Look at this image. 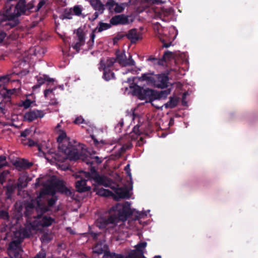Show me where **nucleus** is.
<instances>
[{
	"mask_svg": "<svg viewBox=\"0 0 258 258\" xmlns=\"http://www.w3.org/2000/svg\"><path fill=\"white\" fill-rule=\"evenodd\" d=\"M11 0H7L6 4V13L9 15V18L11 21H17L16 19L22 15H29L33 13V9H34L35 1L32 0L26 4V1H18L14 6L10 3Z\"/></svg>",
	"mask_w": 258,
	"mask_h": 258,
	"instance_id": "f257e3e1",
	"label": "nucleus"
},
{
	"mask_svg": "<svg viewBox=\"0 0 258 258\" xmlns=\"http://www.w3.org/2000/svg\"><path fill=\"white\" fill-rule=\"evenodd\" d=\"M84 145L81 144L79 149H76L75 147L71 146L61 147L62 150L68 154V159L71 161H76L81 159L83 162L89 165H93L96 163L99 164L102 162V160L98 156L92 157L86 154L83 151Z\"/></svg>",
	"mask_w": 258,
	"mask_h": 258,
	"instance_id": "f03ea898",
	"label": "nucleus"
},
{
	"mask_svg": "<svg viewBox=\"0 0 258 258\" xmlns=\"http://www.w3.org/2000/svg\"><path fill=\"white\" fill-rule=\"evenodd\" d=\"M92 252L93 258H96V256L101 254H103V258H124L122 254L110 252L104 240H99L94 244L92 247Z\"/></svg>",
	"mask_w": 258,
	"mask_h": 258,
	"instance_id": "7ed1b4c3",
	"label": "nucleus"
},
{
	"mask_svg": "<svg viewBox=\"0 0 258 258\" xmlns=\"http://www.w3.org/2000/svg\"><path fill=\"white\" fill-rule=\"evenodd\" d=\"M112 211L114 212L113 215H115L116 220L118 223L119 221H124L133 214V211L131 208V204L128 202H125L124 204H117L111 208Z\"/></svg>",
	"mask_w": 258,
	"mask_h": 258,
	"instance_id": "20e7f679",
	"label": "nucleus"
},
{
	"mask_svg": "<svg viewBox=\"0 0 258 258\" xmlns=\"http://www.w3.org/2000/svg\"><path fill=\"white\" fill-rule=\"evenodd\" d=\"M134 95L136 96L141 100H146V102L151 103L156 100L155 90L146 88L138 85H136L134 87L133 91Z\"/></svg>",
	"mask_w": 258,
	"mask_h": 258,
	"instance_id": "39448f33",
	"label": "nucleus"
},
{
	"mask_svg": "<svg viewBox=\"0 0 258 258\" xmlns=\"http://www.w3.org/2000/svg\"><path fill=\"white\" fill-rule=\"evenodd\" d=\"M40 202L39 201H37L34 203L32 202L29 203L25 207L24 214L25 217L27 219H40L43 215L42 210L40 209Z\"/></svg>",
	"mask_w": 258,
	"mask_h": 258,
	"instance_id": "423d86ee",
	"label": "nucleus"
},
{
	"mask_svg": "<svg viewBox=\"0 0 258 258\" xmlns=\"http://www.w3.org/2000/svg\"><path fill=\"white\" fill-rule=\"evenodd\" d=\"M57 133H58V136L57 138V142L59 143V150L63 153L68 158V154L63 151L61 147H62V146L67 147L71 146L75 147L76 149H79L81 144L78 143L75 141H73L74 144H73L72 142L70 141L69 138L67 137L66 132L62 130H59Z\"/></svg>",
	"mask_w": 258,
	"mask_h": 258,
	"instance_id": "0eeeda50",
	"label": "nucleus"
},
{
	"mask_svg": "<svg viewBox=\"0 0 258 258\" xmlns=\"http://www.w3.org/2000/svg\"><path fill=\"white\" fill-rule=\"evenodd\" d=\"M12 95L11 90L6 89L4 86L0 85V109L4 110L6 107H10L12 106Z\"/></svg>",
	"mask_w": 258,
	"mask_h": 258,
	"instance_id": "6e6552de",
	"label": "nucleus"
},
{
	"mask_svg": "<svg viewBox=\"0 0 258 258\" xmlns=\"http://www.w3.org/2000/svg\"><path fill=\"white\" fill-rule=\"evenodd\" d=\"M18 24V21L11 20L9 15L6 13V6H5L4 11H0V26L4 27L5 30H9Z\"/></svg>",
	"mask_w": 258,
	"mask_h": 258,
	"instance_id": "1a4fd4ad",
	"label": "nucleus"
},
{
	"mask_svg": "<svg viewBox=\"0 0 258 258\" xmlns=\"http://www.w3.org/2000/svg\"><path fill=\"white\" fill-rule=\"evenodd\" d=\"M111 189L114 190L113 198L118 201L120 199H128L131 197L130 191L126 187H119L118 185L111 186Z\"/></svg>",
	"mask_w": 258,
	"mask_h": 258,
	"instance_id": "9d476101",
	"label": "nucleus"
},
{
	"mask_svg": "<svg viewBox=\"0 0 258 258\" xmlns=\"http://www.w3.org/2000/svg\"><path fill=\"white\" fill-rule=\"evenodd\" d=\"M115 55L116 61L121 67L132 66L135 64V62L131 56L127 59L124 51H121L119 49H117L115 51Z\"/></svg>",
	"mask_w": 258,
	"mask_h": 258,
	"instance_id": "9b49d317",
	"label": "nucleus"
},
{
	"mask_svg": "<svg viewBox=\"0 0 258 258\" xmlns=\"http://www.w3.org/2000/svg\"><path fill=\"white\" fill-rule=\"evenodd\" d=\"M175 56L176 54L175 52L167 50L164 52V54L161 58L158 59L155 57L150 56L149 57L148 60L153 61L154 64L163 66L165 62L174 59Z\"/></svg>",
	"mask_w": 258,
	"mask_h": 258,
	"instance_id": "f8f14e48",
	"label": "nucleus"
},
{
	"mask_svg": "<svg viewBox=\"0 0 258 258\" xmlns=\"http://www.w3.org/2000/svg\"><path fill=\"white\" fill-rule=\"evenodd\" d=\"M147 245L146 242L138 243L136 246V249L130 251L125 258H146L144 255V250Z\"/></svg>",
	"mask_w": 258,
	"mask_h": 258,
	"instance_id": "ddd939ff",
	"label": "nucleus"
},
{
	"mask_svg": "<svg viewBox=\"0 0 258 258\" xmlns=\"http://www.w3.org/2000/svg\"><path fill=\"white\" fill-rule=\"evenodd\" d=\"M110 23H105L102 22H100L98 24V27L96 28L90 34V39L88 42L87 44L89 47L92 46L94 44V39L95 38V32L97 30L98 32H101L104 30H106L110 28L111 26Z\"/></svg>",
	"mask_w": 258,
	"mask_h": 258,
	"instance_id": "4468645a",
	"label": "nucleus"
},
{
	"mask_svg": "<svg viewBox=\"0 0 258 258\" xmlns=\"http://www.w3.org/2000/svg\"><path fill=\"white\" fill-rule=\"evenodd\" d=\"M117 222L115 215H110L107 218L100 217L97 220V225L99 228H106L110 224H115Z\"/></svg>",
	"mask_w": 258,
	"mask_h": 258,
	"instance_id": "2eb2a0df",
	"label": "nucleus"
},
{
	"mask_svg": "<svg viewBox=\"0 0 258 258\" xmlns=\"http://www.w3.org/2000/svg\"><path fill=\"white\" fill-rule=\"evenodd\" d=\"M155 87L158 88H165L168 86L169 78L167 74H161L155 76Z\"/></svg>",
	"mask_w": 258,
	"mask_h": 258,
	"instance_id": "dca6fc26",
	"label": "nucleus"
},
{
	"mask_svg": "<svg viewBox=\"0 0 258 258\" xmlns=\"http://www.w3.org/2000/svg\"><path fill=\"white\" fill-rule=\"evenodd\" d=\"M54 186L58 192L64 195L67 197L71 196L73 194L71 190L66 186L62 180H59L54 182Z\"/></svg>",
	"mask_w": 258,
	"mask_h": 258,
	"instance_id": "f3484780",
	"label": "nucleus"
},
{
	"mask_svg": "<svg viewBox=\"0 0 258 258\" xmlns=\"http://www.w3.org/2000/svg\"><path fill=\"white\" fill-rule=\"evenodd\" d=\"M33 164L32 162H29L27 160L24 158L19 159L14 163V165L19 171L29 169L32 166Z\"/></svg>",
	"mask_w": 258,
	"mask_h": 258,
	"instance_id": "a211bd4d",
	"label": "nucleus"
},
{
	"mask_svg": "<svg viewBox=\"0 0 258 258\" xmlns=\"http://www.w3.org/2000/svg\"><path fill=\"white\" fill-rule=\"evenodd\" d=\"M43 116V112L38 110H30L26 112L24 116L25 119L29 122H31L38 117L42 118Z\"/></svg>",
	"mask_w": 258,
	"mask_h": 258,
	"instance_id": "6ab92c4d",
	"label": "nucleus"
},
{
	"mask_svg": "<svg viewBox=\"0 0 258 258\" xmlns=\"http://www.w3.org/2000/svg\"><path fill=\"white\" fill-rule=\"evenodd\" d=\"M128 22V18L124 15H115L110 20V23L112 25H124Z\"/></svg>",
	"mask_w": 258,
	"mask_h": 258,
	"instance_id": "aec40b11",
	"label": "nucleus"
},
{
	"mask_svg": "<svg viewBox=\"0 0 258 258\" xmlns=\"http://www.w3.org/2000/svg\"><path fill=\"white\" fill-rule=\"evenodd\" d=\"M37 84L34 85L32 88L33 90L35 91L36 89H37L40 87V86L44 84L45 82L47 83V84H49L51 82H54V79L49 78L47 75H43L41 76H36Z\"/></svg>",
	"mask_w": 258,
	"mask_h": 258,
	"instance_id": "412c9836",
	"label": "nucleus"
},
{
	"mask_svg": "<svg viewBox=\"0 0 258 258\" xmlns=\"http://www.w3.org/2000/svg\"><path fill=\"white\" fill-rule=\"evenodd\" d=\"M58 199L57 196L51 197V198L48 199L47 200V205H45L44 203L40 202L41 208H40V210H42L43 214L46 213V212L50 211V208L53 207L56 203Z\"/></svg>",
	"mask_w": 258,
	"mask_h": 258,
	"instance_id": "4be33fe9",
	"label": "nucleus"
},
{
	"mask_svg": "<svg viewBox=\"0 0 258 258\" xmlns=\"http://www.w3.org/2000/svg\"><path fill=\"white\" fill-rule=\"evenodd\" d=\"M126 37L131 41L132 43H136L141 39L140 33L138 32L137 29H132L126 34Z\"/></svg>",
	"mask_w": 258,
	"mask_h": 258,
	"instance_id": "5701e85b",
	"label": "nucleus"
},
{
	"mask_svg": "<svg viewBox=\"0 0 258 258\" xmlns=\"http://www.w3.org/2000/svg\"><path fill=\"white\" fill-rule=\"evenodd\" d=\"M93 180L99 185H103L106 187L111 186L110 181L108 180V178L105 176L99 175V174L94 176Z\"/></svg>",
	"mask_w": 258,
	"mask_h": 258,
	"instance_id": "b1692460",
	"label": "nucleus"
},
{
	"mask_svg": "<svg viewBox=\"0 0 258 258\" xmlns=\"http://www.w3.org/2000/svg\"><path fill=\"white\" fill-rule=\"evenodd\" d=\"M153 75V73L142 74L139 78V80L141 82L146 81L148 85L155 86V77H154Z\"/></svg>",
	"mask_w": 258,
	"mask_h": 258,
	"instance_id": "393cba45",
	"label": "nucleus"
},
{
	"mask_svg": "<svg viewBox=\"0 0 258 258\" xmlns=\"http://www.w3.org/2000/svg\"><path fill=\"white\" fill-rule=\"evenodd\" d=\"M85 179H81L76 182V188L78 192L81 193L91 190V187L87 185Z\"/></svg>",
	"mask_w": 258,
	"mask_h": 258,
	"instance_id": "a878e982",
	"label": "nucleus"
},
{
	"mask_svg": "<svg viewBox=\"0 0 258 258\" xmlns=\"http://www.w3.org/2000/svg\"><path fill=\"white\" fill-rule=\"evenodd\" d=\"M43 215L39 219V221H38L39 225L42 227H49L51 225L53 222H55V219L54 218Z\"/></svg>",
	"mask_w": 258,
	"mask_h": 258,
	"instance_id": "bb28decb",
	"label": "nucleus"
},
{
	"mask_svg": "<svg viewBox=\"0 0 258 258\" xmlns=\"http://www.w3.org/2000/svg\"><path fill=\"white\" fill-rule=\"evenodd\" d=\"M90 3L95 10L100 12L101 14L103 13L104 10V5L100 0H90Z\"/></svg>",
	"mask_w": 258,
	"mask_h": 258,
	"instance_id": "cd10ccee",
	"label": "nucleus"
},
{
	"mask_svg": "<svg viewBox=\"0 0 258 258\" xmlns=\"http://www.w3.org/2000/svg\"><path fill=\"white\" fill-rule=\"evenodd\" d=\"M21 242L22 240L20 239L14 240L10 242L8 248V252L21 249L22 248L20 245Z\"/></svg>",
	"mask_w": 258,
	"mask_h": 258,
	"instance_id": "c85d7f7f",
	"label": "nucleus"
},
{
	"mask_svg": "<svg viewBox=\"0 0 258 258\" xmlns=\"http://www.w3.org/2000/svg\"><path fill=\"white\" fill-rule=\"evenodd\" d=\"M94 190L96 191V194L101 197H108L113 196V193L111 191L103 188H100L97 190V188L95 187Z\"/></svg>",
	"mask_w": 258,
	"mask_h": 258,
	"instance_id": "c756f323",
	"label": "nucleus"
},
{
	"mask_svg": "<svg viewBox=\"0 0 258 258\" xmlns=\"http://www.w3.org/2000/svg\"><path fill=\"white\" fill-rule=\"evenodd\" d=\"M16 187L17 186L15 184H9L4 186V188H6V196L7 199H11L12 195L16 190Z\"/></svg>",
	"mask_w": 258,
	"mask_h": 258,
	"instance_id": "7c9ffc66",
	"label": "nucleus"
},
{
	"mask_svg": "<svg viewBox=\"0 0 258 258\" xmlns=\"http://www.w3.org/2000/svg\"><path fill=\"white\" fill-rule=\"evenodd\" d=\"M28 181V177L27 176H21L18 178L17 186L20 188H24L27 186Z\"/></svg>",
	"mask_w": 258,
	"mask_h": 258,
	"instance_id": "2f4dec72",
	"label": "nucleus"
},
{
	"mask_svg": "<svg viewBox=\"0 0 258 258\" xmlns=\"http://www.w3.org/2000/svg\"><path fill=\"white\" fill-rule=\"evenodd\" d=\"M103 78L106 81H109L111 79H113L115 78V74L113 72H112L110 69L108 68H103Z\"/></svg>",
	"mask_w": 258,
	"mask_h": 258,
	"instance_id": "473e14b6",
	"label": "nucleus"
},
{
	"mask_svg": "<svg viewBox=\"0 0 258 258\" xmlns=\"http://www.w3.org/2000/svg\"><path fill=\"white\" fill-rule=\"evenodd\" d=\"M171 89H167L165 90H162L160 92H158L155 90V97L156 100L160 99L161 98H166L167 96L170 94Z\"/></svg>",
	"mask_w": 258,
	"mask_h": 258,
	"instance_id": "72a5a7b5",
	"label": "nucleus"
},
{
	"mask_svg": "<svg viewBox=\"0 0 258 258\" xmlns=\"http://www.w3.org/2000/svg\"><path fill=\"white\" fill-rule=\"evenodd\" d=\"M178 101V98L170 97L169 101L165 104V107L166 108H173L177 105Z\"/></svg>",
	"mask_w": 258,
	"mask_h": 258,
	"instance_id": "f704fd0d",
	"label": "nucleus"
},
{
	"mask_svg": "<svg viewBox=\"0 0 258 258\" xmlns=\"http://www.w3.org/2000/svg\"><path fill=\"white\" fill-rule=\"evenodd\" d=\"M76 35L78 41L82 42V44H85V33L81 28H79L76 30Z\"/></svg>",
	"mask_w": 258,
	"mask_h": 258,
	"instance_id": "c9c22d12",
	"label": "nucleus"
},
{
	"mask_svg": "<svg viewBox=\"0 0 258 258\" xmlns=\"http://www.w3.org/2000/svg\"><path fill=\"white\" fill-rule=\"evenodd\" d=\"M99 173L96 170L95 167L93 166V165H90V172H86V176L88 178L93 179L94 176H96Z\"/></svg>",
	"mask_w": 258,
	"mask_h": 258,
	"instance_id": "e433bc0d",
	"label": "nucleus"
},
{
	"mask_svg": "<svg viewBox=\"0 0 258 258\" xmlns=\"http://www.w3.org/2000/svg\"><path fill=\"white\" fill-rule=\"evenodd\" d=\"M22 252H23L22 248L17 250L10 251L8 252L11 258H22Z\"/></svg>",
	"mask_w": 258,
	"mask_h": 258,
	"instance_id": "4c0bfd02",
	"label": "nucleus"
},
{
	"mask_svg": "<svg viewBox=\"0 0 258 258\" xmlns=\"http://www.w3.org/2000/svg\"><path fill=\"white\" fill-rule=\"evenodd\" d=\"M73 12L72 10V8L70 9H65L63 14L61 15V18L62 19H72L73 16Z\"/></svg>",
	"mask_w": 258,
	"mask_h": 258,
	"instance_id": "58836bf2",
	"label": "nucleus"
},
{
	"mask_svg": "<svg viewBox=\"0 0 258 258\" xmlns=\"http://www.w3.org/2000/svg\"><path fill=\"white\" fill-rule=\"evenodd\" d=\"M55 188L54 186V183L53 185H48L45 188V193L48 195H51L52 197L56 196L55 195Z\"/></svg>",
	"mask_w": 258,
	"mask_h": 258,
	"instance_id": "ea45409f",
	"label": "nucleus"
},
{
	"mask_svg": "<svg viewBox=\"0 0 258 258\" xmlns=\"http://www.w3.org/2000/svg\"><path fill=\"white\" fill-rule=\"evenodd\" d=\"M73 14L77 16H80L82 14V9L80 6L76 5L73 8H72Z\"/></svg>",
	"mask_w": 258,
	"mask_h": 258,
	"instance_id": "a19ab883",
	"label": "nucleus"
},
{
	"mask_svg": "<svg viewBox=\"0 0 258 258\" xmlns=\"http://www.w3.org/2000/svg\"><path fill=\"white\" fill-rule=\"evenodd\" d=\"M125 8V4H118L117 3L116 4L115 7L114 9V11L116 13H121Z\"/></svg>",
	"mask_w": 258,
	"mask_h": 258,
	"instance_id": "79ce46f5",
	"label": "nucleus"
},
{
	"mask_svg": "<svg viewBox=\"0 0 258 258\" xmlns=\"http://www.w3.org/2000/svg\"><path fill=\"white\" fill-rule=\"evenodd\" d=\"M116 61V59L114 57H110L107 59L106 64L104 66V68H108L110 69L111 67H112L114 63Z\"/></svg>",
	"mask_w": 258,
	"mask_h": 258,
	"instance_id": "37998d69",
	"label": "nucleus"
},
{
	"mask_svg": "<svg viewBox=\"0 0 258 258\" xmlns=\"http://www.w3.org/2000/svg\"><path fill=\"white\" fill-rule=\"evenodd\" d=\"M124 37H126V34H123L120 33H118L113 39V44H116L119 40H121Z\"/></svg>",
	"mask_w": 258,
	"mask_h": 258,
	"instance_id": "c03bdc74",
	"label": "nucleus"
},
{
	"mask_svg": "<svg viewBox=\"0 0 258 258\" xmlns=\"http://www.w3.org/2000/svg\"><path fill=\"white\" fill-rule=\"evenodd\" d=\"M0 219L8 220L9 219V214L8 212L4 210H0Z\"/></svg>",
	"mask_w": 258,
	"mask_h": 258,
	"instance_id": "a18cd8bd",
	"label": "nucleus"
},
{
	"mask_svg": "<svg viewBox=\"0 0 258 258\" xmlns=\"http://www.w3.org/2000/svg\"><path fill=\"white\" fill-rule=\"evenodd\" d=\"M140 125H136L133 128L132 133H134L135 134H136L137 136L140 135L141 134H142L143 131H142V128L140 129Z\"/></svg>",
	"mask_w": 258,
	"mask_h": 258,
	"instance_id": "49530a36",
	"label": "nucleus"
},
{
	"mask_svg": "<svg viewBox=\"0 0 258 258\" xmlns=\"http://www.w3.org/2000/svg\"><path fill=\"white\" fill-rule=\"evenodd\" d=\"M46 252L45 250L41 249L33 258H46Z\"/></svg>",
	"mask_w": 258,
	"mask_h": 258,
	"instance_id": "de8ad7c7",
	"label": "nucleus"
},
{
	"mask_svg": "<svg viewBox=\"0 0 258 258\" xmlns=\"http://www.w3.org/2000/svg\"><path fill=\"white\" fill-rule=\"evenodd\" d=\"M46 3L43 0H40L37 7L33 9V12H37L45 5Z\"/></svg>",
	"mask_w": 258,
	"mask_h": 258,
	"instance_id": "09e8293b",
	"label": "nucleus"
},
{
	"mask_svg": "<svg viewBox=\"0 0 258 258\" xmlns=\"http://www.w3.org/2000/svg\"><path fill=\"white\" fill-rule=\"evenodd\" d=\"M161 15L164 16H168L172 13V10L171 9H162L161 10Z\"/></svg>",
	"mask_w": 258,
	"mask_h": 258,
	"instance_id": "8fccbe9b",
	"label": "nucleus"
},
{
	"mask_svg": "<svg viewBox=\"0 0 258 258\" xmlns=\"http://www.w3.org/2000/svg\"><path fill=\"white\" fill-rule=\"evenodd\" d=\"M116 3L114 0H108L106 3V6L108 8V9L111 10L114 6H115Z\"/></svg>",
	"mask_w": 258,
	"mask_h": 258,
	"instance_id": "3c124183",
	"label": "nucleus"
},
{
	"mask_svg": "<svg viewBox=\"0 0 258 258\" xmlns=\"http://www.w3.org/2000/svg\"><path fill=\"white\" fill-rule=\"evenodd\" d=\"M9 173L10 172L8 170L3 171L2 172L1 171L0 176L5 182L6 181L7 177Z\"/></svg>",
	"mask_w": 258,
	"mask_h": 258,
	"instance_id": "603ef678",
	"label": "nucleus"
},
{
	"mask_svg": "<svg viewBox=\"0 0 258 258\" xmlns=\"http://www.w3.org/2000/svg\"><path fill=\"white\" fill-rule=\"evenodd\" d=\"M84 44H82V42H77L73 46V48L75 49L77 52H79L80 50V47L81 46L83 45Z\"/></svg>",
	"mask_w": 258,
	"mask_h": 258,
	"instance_id": "864d4df0",
	"label": "nucleus"
},
{
	"mask_svg": "<svg viewBox=\"0 0 258 258\" xmlns=\"http://www.w3.org/2000/svg\"><path fill=\"white\" fill-rule=\"evenodd\" d=\"M90 235L92 237L93 240H97L98 237L101 235V233H95L93 231L90 232Z\"/></svg>",
	"mask_w": 258,
	"mask_h": 258,
	"instance_id": "5fc2aeb1",
	"label": "nucleus"
},
{
	"mask_svg": "<svg viewBox=\"0 0 258 258\" xmlns=\"http://www.w3.org/2000/svg\"><path fill=\"white\" fill-rule=\"evenodd\" d=\"M84 122V119L82 116L77 117L74 121V123L80 124Z\"/></svg>",
	"mask_w": 258,
	"mask_h": 258,
	"instance_id": "6e6d98bb",
	"label": "nucleus"
},
{
	"mask_svg": "<svg viewBox=\"0 0 258 258\" xmlns=\"http://www.w3.org/2000/svg\"><path fill=\"white\" fill-rule=\"evenodd\" d=\"M31 103V101L30 99H27L23 102V106L25 108H28L30 106Z\"/></svg>",
	"mask_w": 258,
	"mask_h": 258,
	"instance_id": "4d7b16f0",
	"label": "nucleus"
},
{
	"mask_svg": "<svg viewBox=\"0 0 258 258\" xmlns=\"http://www.w3.org/2000/svg\"><path fill=\"white\" fill-rule=\"evenodd\" d=\"M23 234L25 237H28L30 235V231L27 229V227L23 230Z\"/></svg>",
	"mask_w": 258,
	"mask_h": 258,
	"instance_id": "13d9d810",
	"label": "nucleus"
},
{
	"mask_svg": "<svg viewBox=\"0 0 258 258\" xmlns=\"http://www.w3.org/2000/svg\"><path fill=\"white\" fill-rule=\"evenodd\" d=\"M6 36V33L3 31L0 32V44L4 41Z\"/></svg>",
	"mask_w": 258,
	"mask_h": 258,
	"instance_id": "bf43d9fd",
	"label": "nucleus"
},
{
	"mask_svg": "<svg viewBox=\"0 0 258 258\" xmlns=\"http://www.w3.org/2000/svg\"><path fill=\"white\" fill-rule=\"evenodd\" d=\"M124 170L126 171L127 175L130 177L131 176V173L130 172V165L129 164H127V165H126L124 167Z\"/></svg>",
	"mask_w": 258,
	"mask_h": 258,
	"instance_id": "052dcab7",
	"label": "nucleus"
},
{
	"mask_svg": "<svg viewBox=\"0 0 258 258\" xmlns=\"http://www.w3.org/2000/svg\"><path fill=\"white\" fill-rule=\"evenodd\" d=\"M161 41L163 43L162 47L168 48L170 46H171V45L172 44V43L171 42H169V43H166V42H165L164 40H162L161 39Z\"/></svg>",
	"mask_w": 258,
	"mask_h": 258,
	"instance_id": "680f3d73",
	"label": "nucleus"
},
{
	"mask_svg": "<svg viewBox=\"0 0 258 258\" xmlns=\"http://www.w3.org/2000/svg\"><path fill=\"white\" fill-rule=\"evenodd\" d=\"M53 91V89H45L44 91V95L45 97H47L48 95V94L50 93H51Z\"/></svg>",
	"mask_w": 258,
	"mask_h": 258,
	"instance_id": "e2e57ef3",
	"label": "nucleus"
},
{
	"mask_svg": "<svg viewBox=\"0 0 258 258\" xmlns=\"http://www.w3.org/2000/svg\"><path fill=\"white\" fill-rule=\"evenodd\" d=\"M98 16H99L98 13L97 12H95L94 14L93 15L92 20H94L96 19H97L98 18Z\"/></svg>",
	"mask_w": 258,
	"mask_h": 258,
	"instance_id": "0e129e2a",
	"label": "nucleus"
},
{
	"mask_svg": "<svg viewBox=\"0 0 258 258\" xmlns=\"http://www.w3.org/2000/svg\"><path fill=\"white\" fill-rule=\"evenodd\" d=\"M35 145V142L32 140L29 141V145L30 147L33 146Z\"/></svg>",
	"mask_w": 258,
	"mask_h": 258,
	"instance_id": "69168bd1",
	"label": "nucleus"
},
{
	"mask_svg": "<svg viewBox=\"0 0 258 258\" xmlns=\"http://www.w3.org/2000/svg\"><path fill=\"white\" fill-rule=\"evenodd\" d=\"M143 141L144 139L143 138H140V141H139L138 142V145L141 146L143 144Z\"/></svg>",
	"mask_w": 258,
	"mask_h": 258,
	"instance_id": "338daca9",
	"label": "nucleus"
},
{
	"mask_svg": "<svg viewBox=\"0 0 258 258\" xmlns=\"http://www.w3.org/2000/svg\"><path fill=\"white\" fill-rule=\"evenodd\" d=\"M92 139L93 140L94 144L95 145H97L99 144L98 141L96 139L94 138V136H92Z\"/></svg>",
	"mask_w": 258,
	"mask_h": 258,
	"instance_id": "774afa93",
	"label": "nucleus"
}]
</instances>
